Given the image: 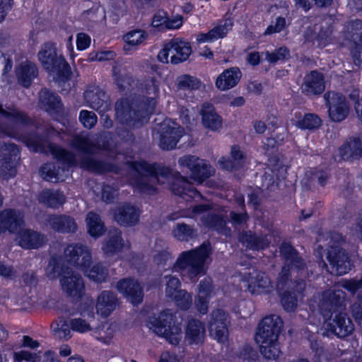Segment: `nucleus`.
<instances>
[{
	"mask_svg": "<svg viewBox=\"0 0 362 362\" xmlns=\"http://www.w3.org/2000/svg\"><path fill=\"white\" fill-rule=\"evenodd\" d=\"M133 173L131 182L142 193L153 194L156 192V184H164L173 177L170 183L172 192L177 196L185 197L187 192H193V189L187 178L179 173L173 175L168 167L157 164L151 165L144 161L133 163Z\"/></svg>",
	"mask_w": 362,
	"mask_h": 362,
	"instance_id": "1",
	"label": "nucleus"
},
{
	"mask_svg": "<svg viewBox=\"0 0 362 362\" xmlns=\"http://www.w3.org/2000/svg\"><path fill=\"white\" fill-rule=\"evenodd\" d=\"M159 81L155 77L145 82L146 93L151 97H142L139 101L131 104L127 100L117 101L115 104V116L122 124L135 126L139 123L146 122L149 115L154 111L159 93Z\"/></svg>",
	"mask_w": 362,
	"mask_h": 362,
	"instance_id": "2",
	"label": "nucleus"
},
{
	"mask_svg": "<svg viewBox=\"0 0 362 362\" xmlns=\"http://www.w3.org/2000/svg\"><path fill=\"white\" fill-rule=\"evenodd\" d=\"M32 122L30 118L14 105L3 108L0 104V134L22 140L35 151L42 152V136L37 134H25L22 128Z\"/></svg>",
	"mask_w": 362,
	"mask_h": 362,
	"instance_id": "3",
	"label": "nucleus"
},
{
	"mask_svg": "<svg viewBox=\"0 0 362 362\" xmlns=\"http://www.w3.org/2000/svg\"><path fill=\"white\" fill-rule=\"evenodd\" d=\"M211 252V244L204 242L199 247L182 252L173 265V270L182 272L188 267V276L195 282L197 277L206 273L204 264Z\"/></svg>",
	"mask_w": 362,
	"mask_h": 362,
	"instance_id": "4",
	"label": "nucleus"
},
{
	"mask_svg": "<svg viewBox=\"0 0 362 362\" xmlns=\"http://www.w3.org/2000/svg\"><path fill=\"white\" fill-rule=\"evenodd\" d=\"M174 318L170 310H165L158 317L149 316L146 325L157 335L165 337L171 344L177 345L182 339V327L180 324L175 323Z\"/></svg>",
	"mask_w": 362,
	"mask_h": 362,
	"instance_id": "5",
	"label": "nucleus"
},
{
	"mask_svg": "<svg viewBox=\"0 0 362 362\" xmlns=\"http://www.w3.org/2000/svg\"><path fill=\"white\" fill-rule=\"evenodd\" d=\"M37 56L42 66L47 71L55 74L58 80L64 81L70 76L71 67L62 55H57L55 44L44 43Z\"/></svg>",
	"mask_w": 362,
	"mask_h": 362,
	"instance_id": "6",
	"label": "nucleus"
},
{
	"mask_svg": "<svg viewBox=\"0 0 362 362\" xmlns=\"http://www.w3.org/2000/svg\"><path fill=\"white\" fill-rule=\"evenodd\" d=\"M345 298L346 293L341 289L323 292L319 303V310L325 320L345 310Z\"/></svg>",
	"mask_w": 362,
	"mask_h": 362,
	"instance_id": "7",
	"label": "nucleus"
},
{
	"mask_svg": "<svg viewBox=\"0 0 362 362\" xmlns=\"http://www.w3.org/2000/svg\"><path fill=\"white\" fill-rule=\"evenodd\" d=\"M283 327V320L279 315L272 314L264 317L258 325L255 334L256 342L271 343L279 341Z\"/></svg>",
	"mask_w": 362,
	"mask_h": 362,
	"instance_id": "8",
	"label": "nucleus"
},
{
	"mask_svg": "<svg viewBox=\"0 0 362 362\" xmlns=\"http://www.w3.org/2000/svg\"><path fill=\"white\" fill-rule=\"evenodd\" d=\"M59 281L62 290L74 301L79 300L84 294L85 286L81 275L72 269L66 267L62 270Z\"/></svg>",
	"mask_w": 362,
	"mask_h": 362,
	"instance_id": "9",
	"label": "nucleus"
},
{
	"mask_svg": "<svg viewBox=\"0 0 362 362\" xmlns=\"http://www.w3.org/2000/svg\"><path fill=\"white\" fill-rule=\"evenodd\" d=\"M279 253L284 263L283 266H288V269L296 271L299 276L308 278L310 272L305 259L289 243L284 242L279 246Z\"/></svg>",
	"mask_w": 362,
	"mask_h": 362,
	"instance_id": "10",
	"label": "nucleus"
},
{
	"mask_svg": "<svg viewBox=\"0 0 362 362\" xmlns=\"http://www.w3.org/2000/svg\"><path fill=\"white\" fill-rule=\"evenodd\" d=\"M19 159V149L14 144H0V177L9 179L16 175V165Z\"/></svg>",
	"mask_w": 362,
	"mask_h": 362,
	"instance_id": "11",
	"label": "nucleus"
},
{
	"mask_svg": "<svg viewBox=\"0 0 362 362\" xmlns=\"http://www.w3.org/2000/svg\"><path fill=\"white\" fill-rule=\"evenodd\" d=\"M66 261L71 265L83 271L87 269L92 262V256L90 248L81 243H72L69 245L64 251Z\"/></svg>",
	"mask_w": 362,
	"mask_h": 362,
	"instance_id": "12",
	"label": "nucleus"
},
{
	"mask_svg": "<svg viewBox=\"0 0 362 362\" xmlns=\"http://www.w3.org/2000/svg\"><path fill=\"white\" fill-rule=\"evenodd\" d=\"M324 99L329 108V117L333 122H339L348 117L350 107L346 98L341 93L328 91L325 93Z\"/></svg>",
	"mask_w": 362,
	"mask_h": 362,
	"instance_id": "13",
	"label": "nucleus"
},
{
	"mask_svg": "<svg viewBox=\"0 0 362 362\" xmlns=\"http://www.w3.org/2000/svg\"><path fill=\"white\" fill-rule=\"evenodd\" d=\"M111 141V136H105L102 144H100L94 143L87 136L76 135L72 139L71 144L73 148L84 153L98 154L100 151L112 152L115 146Z\"/></svg>",
	"mask_w": 362,
	"mask_h": 362,
	"instance_id": "14",
	"label": "nucleus"
},
{
	"mask_svg": "<svg viewBox=\"0 0 362 362\" xmlns=\"http://www.w3.org/2000/svg\"><path fill=\"white\" fill-rule=\"evenodd\" d=\"M325 330L339 338L349 336L354 330V325L344 311L325 320Z\"/></svg>",
	"mask_w": 362,
	"mask_h": 362,
	"instance_id": "15",
	"label": "nucleus"
},
{
	"mask_svg": "<svg viewBox=\"0 0 362 362\" xmlns=\"http://www.w3.org/2000/svg\"><path fill=\"white\" fill-rule=\"evenodd\" d=\"M177 163L180 166L187 168L194 180L202 181L211 175V167L204 160L196 156L185 155L180 157Z\"/></svg>",
	"mask_w": 362,
	"mask_h": 362,
	"instance_id": "16",
	"label": "nucleus"
},
{
	"mask_svg": "<svg viewBox=\"0 0 362 362\" xmlns=\"http://www.w3.org/2000/svg\"><path fill=\"white\" fill-rule=\"evenodd\" d=\"M341 33L345 40L354 44L351 51L354 63L362 64V24H346Z\"/></svg>",
	"mask_w": 362,
	"mask_h": 362,
	"instance_id": "17",
	"label": "nucleus"
},
{
	"mask_svg": "<svg viewBox=\"0 0 362 362\" xmlns=\"http://www.w3.org/2000/svg\"><path fill=\"white\" fill-rule=\"evenodd\" d=\"M228 315L222 309L214 310L209 322L210 335L218 341L223 342L227 339Z\"/></svg>",
	"mask_w": 362,
	"mask_h": 362,
	"instance_id": "18",
	"label": "nucleus"
},
{
	"mask_svg": "<svg viewBox=\"0 0 362 362\" xmlns=\"http://www.w3.org/2000/svg\"><path fill=\"white\" fill-rule=\"evenodd\" d=\"M327 258L332 266V272L337 275H344L351 269V260L345 250L334 246L327 252Z\"/></svg>",
	"mask_w": 362,
	"mask_h": 362,
	"instance_id": "19",
	"label": "nucleus"
},
{
	"mask_svg": "<svg viewBox=\"0 0 362 362\" xmlns=\"http://www.w3.org/2000/svg\"><path fill=\"white\" fill-rule=\"evenodd\" d=\"M159 146L163 150H171L176 147L177 143L183 136L184 129L175 124L171 126L166 122L160 124Z\"/></svg>",
	"mask_w": 362,
	"mask_h": 362,
	"instance_id": "20",
	"label": "nucleus"
},
{
	"mask_svg": "<svg viewBox=\"0 0 362 362\" xmlns=\"http://www.w3.org/2000/svg\"><path fill=\"white\" fill-rule=\"evenodd\" d=\"M325 88L324 76L317 71H311L306 74L300 88L301 93L308 97L320 95Z\"/></svg>",
	"mask_w": 362,
	"mask_h": 362,
	"instance_id": "21",
	"label": "nucleus"
},
{
	"mask_svg": "<svg viewBox=\"0 0 362 362\" xmlns=\"http://www.w3.org/2000/svg\"><path fill=\"white\" fill-rule=\"evenodd\" d=\"M116 288L132 304H139L143 300V288L141 284L134 279H122L117 282Z\"/></svg>",
	"mask_w": 362,
	"mask_h": 362,
	"instance_id": "22",
	"label": "nucleus"
},
{
	"mask_svg": "<svg viewBox=\"0 0 362 362\" xmlns=\"http://www.w3.org/2000/svg\"><path fill=\"white\" fill-rule=\"evenodd\" d=\"M84 99L89 107L99 113H104L110 107V103L105 92L98 86H93L84 93Z\"/></svg>",
	"mask_w": 362,
	"mask_h": 362,
	"instance_id": "23",
	"label": "nucleus"
},
{
	"mask_svg": "<svg viewBox=\"0 0 362 362\" xmlns=\"http://www.w3.org/2000/svg\"><path fill=\"white\" fill-rule=\"evenodd\" d=\"M39 106L50 115H59L64 110L61 98L52 90L44 88L39 92Z\"/></svg>",
	"mask_w": 362,
	"mask_h": 362,
	"instance_id": "24",
	"label": "nucleus"
},
{
	"mask_svg": "<svg viewBox=\"0 0 362 362\" xmlns=\"http://www.w3.org/2000/svg\"><path fill=\"white\" fill-rule=\"evenodd\" d=\"M305 279L300 276L299 279H296L292 281L291 269H288V266H283L277 278V290L280 292L291 289L301 293L306 286Z\"/></svg>",
	"mask_w": 362,
	"mask_h": 362,
	"instance_id": "25",
	"label": "nucleus"
},
{
	"mask_svg": "<svg viewBox=\"0 0 362 362\" xmlns=\"http://www.w3.org/2000/svg\"><path fill=\"white\" fill-rule=\"evenodd\" d=\"M45 221L53 230L59 233H74L78 230L75 219L65 214L48 215Z\"/></svg>",
	"mask_w": 362,
	"mask_h": 362,
	"instance_id": "26",
	"label": "nucleus"
},
{
	"mask_svg": "<svg viewBox=\"0 0 362 362\" xmlns=\"http://www.w3.org/2000/svg\"><path fill=\"white\" fill-rule=\"evenodd\" d=\"M93 154L86 153L80 158V167L96 174H103L107 172L117 173L119 168L117 165L91 157Z\"/></svg>",
	"mask_w": 362,
	"mask_h": 362,
	"instance_id": "27",
	"label": "nucleus"
},
{
	"mask_svg": "<svg viewBox=\"0 0 362 362\" xmlns=\"http://www.w3.org/2000/svg\"><path fill=\"white\" fill-rule=\"evenodd\" d=\"M93 154L86 153L80 158V167L96 174H103L107 172L117 173L119 168L117 165L91 157Z\"/></svg>",
	"mask_w": 362,
	"mask_h": 362,
	"instance_id": "28",
	"label": "nucleus"
},
{
	"mask_svg": "<svg viewBox=\"0 0 362 362\" xmlns=\"http://www.w3.org/2000/svg\"><path fill=\"white\" fill-rule=\"evenodd\" d=\"M23 215L16 209H5L0 212V233H15L23 224Z\"/></svg>",
	"mask_w": 362,
	"mask_h": 362,
	"instance_id": "29",
	"label": "nucleus"
},
{
	"mask_svg": "<svg viewBox=\"0 0 362 362\" xmlns=\"http://www.w3.org/2000/svg\"><path fill=\"white\" fill-rule=\"evenodd\" d=\"M244 278L247 283V289L252 294L264 293L270 286L269 276L264 272L255 269L245 272Z\"/></svg>",
	"mask_w": 362,
	"mask_h": 362,
	"instance_id": "30",
	"label": "nucleus"
},
{
	"mask_svg": "<svg viewBox=\"0 0 362 362\" xmlns=\"http://www.w3.org/2000/svg\"><path fill=\"white\" fill-rule=\"evenodd\" d=\"M119 298L112 291H103L97 298L96 313L103 317H108L119 305Z\"/></svg>",
	"mask_w": 362,
	"mask_h": 362,
	"instance_id": "31",
	"label": "nucleus"
},
{
	"mask_svg": "<svg viewBox=\"0 0 362 362\" xmlns=\"http://www.w3.org/2000/svg\"><path fill=\"white\" fill-rule=\"evenodd\" d=\"M16 241L24 249H37L45 244L46 237L33 230L23 229L17 234Z\"/></svg>",
	"mask_w": 362,
	"mask_h": 362,
	"instance_id": "32",
	"label": "nucleus"
},
{
	"mask_svg": "<svg viewBox=\"0 0 362 362\" xmlns=\"http://www.w3.org/2000/svg\"><path fill=\"white\" fill-rule=\"evenodd\" d=\"M245 163V153L237 145L231 147L230 156L228 158L222 157L218 160L221 168L228 171L238 170L244 167Z\"/></svg>",
	"mask_w": 362,
	"mask_h": 362,
	"instance_id": "33",
	"label": "nucleus"
},
{
	"mask_svg": "<svg viewBox=\"0 0 362 362\" xmlns=\"http://www.w3.org/2000/svg\"><path fill=\"white\" fill-rule=\"evenodd\" d=\"M139 215L138 209L129 204H124L115 211L114 218L121 226H132L138 223Z\"/></svg>",
	"mask_w": 362,
	"mask_h": 362,
	"instance_id": "34",
	"label": "nucleus"
},
{
	"mask_svg": "<svg viewBox=\"0 0 362 362\" xmlns=\"http://www.w3.org/2000/svg\"><path fill=\"white\" fill-rule=\"evenodd\" d=\"M242 77V72L238 67L234 66L225 69L217 77L216 87L222 91L235 87Z\"/></svg>",
	"mask_w": 362,
	"mask_h": 362,
	"instance_id": "35",
	"label": "nucleus"
},
{
	"mask_svg": "<svg viewBox=\"0 0 362 362\" xmlns=\"http://www.w3.org/2000/svg\"><path fill=\"white\" fill-rule=\"evenodd\" d=\"M171 48L170 63L179 64L188 59L192 54V47L189 42L178 38L170 41Z\"/></svg>",
	"mask_w": 362,
	"mask_h": 362,
	"instance_id": "36",
	"label": "nucleus"
},
{
	"mask_svg": "<svg viewBox=\"0 0 362 362\" xmlns=\"http://www.w3.org/2000/svg\"><path fill=\"white\" fill-rule=\"evenodd\" d=\"M240 241L247 248L253 250H263L270 244L267 235L252 233L251 230L242 233L240 235Z\"/></svg>",
	"mask_w": 362,
	"mask_h": 362,
	"instance_id": "37",
	"label": "nucleus"
},
{
	"mask_svg": "<svg viewBox=\"0 0 362 362\" xmlns=\"http://www.w3.org/2000/svg\"><path fill=\"white\" fill-rule=\"evenodd\" d=\"M206 329L203 322L197 319L189 320L185 329V339L190 344H201L204 342Z\"/></svg>",
	"mask_w": 362,
	"mask_h": 362,
	"instance_id": "38",
	"label": "nucleus"
},
{
	"mask_svg": "<svg viewBox=\"0 0 362 362\" xmlns=\"http://www.w3.org/2000/svg\"><path fill=\"white\" fill-rule=\"evenodd\" d=\"M124 247L122 232L118 228H112L108 231L102 250L105 255L112 256L120 252Z\"/></svg>",
	"mask_w": 362,
	"mask_h": 362,
	"instance_id": "39",
	"label": "nucleus"
},
{
	"mask_svg": "<svg viewBox=\"0 0 362 362\" xmlns=\"http://www.w3.org/2000/svg\"><path fill=\"white\" fill-rule=\"evenodd\" d=\"M16 73L18 83L23 87L28 88L38 76V69L35 64L26 61L16 68Z\"/></svg>",
	"mask_w": 362,
	"mask_h": 362,
	"instance_id": "40",
	"label": "nucleus"
},
{
	"mask_svg": "<svg viewBox=\"0 0 362 362\" xmlns=\"http://www.w3.org/2000/svg\"><path fill=\"white\" fill-rule=\"evenodd\" d=\"M343 160L358 159L362 157V134L346 141L339 149Z\"/></svg>",
	"mask_w": 362,
	"mask_h": 362,
	"instance_id": "41",
	"label": "nucleus"
},
{
	"mask_svg": "<svg viewBox=\"0 0 362 362\" xmlns=\"http://www.w3.org/2000/svg\"><path fill=\"white\" fill-rule=\"evenodd\" d=\"M203 125L212 131H217L222 127V118L209 103H204L200 111Z\"/></svg>",
	"mask_w": 362,
	"mask_h": 362,
	"instance_id": "42",
	"label": "nucleus"
},
{
	"mask_svg": "<svg viewBox=\"0 0 362 362\" xmlns=\"http://www.w3.org/2000/svg\"><path fill=\"white\" fill-rule=\"evenodd\" d=\"M204 224L221 235L230 236L231 230L227 226L226 220L223 215L209 213L202 217Z\"/></svg>",
	"mask_w": 362,
	"mask_h": 362,
	"instance_id": "43",
	"label": "nucleus"
},
{
	"mask_svg": "<svg viewBox=\"0 0 362 362\" xmlns=\"http://www.w3.org/2000/svg\"><path fill=\"white\" fill-rule=\"evenodd\" d=\"M38 201L47 207L57 209L65 202L66 197L59 190L47 189L40 193Z\"/></svg>",
	"mask_w": 362,
	"mask_h": 362,
	"instance_id": "44",
	"label": "nucleus"
},
{
	"mask_svg": "<svg viewBox=\"0 0 362 362\" xmlns=\"http://www.w3.org/2000/svg\"><path fill=\"white\" fill-rule=\"evenodd\" d=\"M172 233L177 240L186 242L195 238L198 235L197 229L194 226L185 223H176Z\"/></svg>",
	"mask_w": 362,
	"mask_h": 362,
	"instance_id": "45",
	"label": "nucleus"
},
{
	"mask_svg": "<svg viewBox=\"0 0 362 362\" xmlns=\"http://www.w3.org/2000/svg\"><path fill=\"white\" fill-rule=\"evenodd\" d=\"M86 221L88 233L92 237L98 238L104 234L105 231V226L98 214L93 211L89 212L87 214Z\"/></svg>",
	"mask_w": 362,
	"mask_h": 362,
	"instance_id": "46",
	"label": "nucleus"
},
{
	"mask_svg": "<svg viewBox=\"0 0 362 362\" xmlns=\"http://www.w3.org/2000/svg\"><path fill=\"white\" fill-rule=\"evenodd\" d=\"M64 168H61L58 163H46L41 167L42 177L47 181L57 182L62 177Z\"/></svg>",
	"mask_w": 362,
	"mask_h": 362,
	"instance_id": "47",
	"label": "nucleus"
},
{
	"mask_svg": "<svg viewBox=\"0 0 362 362\" xmlns=\"http://www.w3.org/2000/svg\"><path fill=\"white\" fill-rule=\"evenodd\" d=\"M177 88L179 90H198L202 82L197 78L189 74H184L178 76L176 80Z\"/></svg>",
	"mask_w": 362,
	"mask_h": 362,
	"instance_id": "48",
	"label": "nucleus"
},
{
	"mask_svg": "<svg viewBox=\"0 0 362 362\" xmlns=\"http://www.w3.org/2000/svg\"><path fill=\"white\" fill-rule=\"evenodd\" d=\"M260 345V352L264 358L269 360L276 359L281 353L279 341L269 343H258Z\"/></svg>",
	"mask_w": 362,
	"mask_h": 362,
	"instance_id": "49",
	"label": "nucleus"
},
{
	"mask_svg": "<svg viewBox=\"0 0 362 362\" xmlns=\"http://www.w3.org/2000/svg\"><path fill=\"white\" fill-rule=\"evenodd\" d=\"M87 276L97 283L105 281L108 276V271L102 264H95L89 271L85 272Z\"/></svg>",
	"mask_w": 362,
	"mask_h": 362,
	"instance_id": "50",
	"label": "nucleus"
},
{
	"mask_svg": "<svg viewBox=\"0 0 362 362\" xmlns=\"http://www.w3.org/2000/svg\"><path fill=\"white\" fill-rule=\"evenodd\" d=\"M265 59L271 64H275L279 61L285 60L290 57V51L286 47H281L272 52L267 51L263 53Z\"/></svg>",
	"mask_w": 362,
	"mask_h": 362,
	"instance_id": "51",
	"label": "nucleus"
},
{
	"mask_svg": "<svg viewBox=\"0 0 362 362\" xmlns=\"http://www.w3.org/2000/svg\"><path fill=\"white\" fill-rule=\"evenodd\" d=\"M296 291L291 289L286 291H280L281 293V303L284 308L287 312H292L297 308L298 300L296 296L294 294Z\"/></svg>",
	"mask_w": 362,
	"mask_h": 362,
	"instance_id": "52",
	"label": "nucleus"
},
{
	"mask_svg": "<svg viewBox=\"0 0 362 362\" xmlns=\"http://www.w3.org/2000/svg\"><path fill=\"white\" fill-rule=\"evenodd\" d=\"M321 125L320 118L315 114H307L302 119L296 122V127L300 129H313Z\"/></svg>",
	"mask_w": 362,
	"mask_h": 362,
	"instance_id": "53",
	"label": "nucleus"
},
{
	"mask_svg": "<svg viewBox=\"0 0 362 362\" xmlns=\"http://www.w3.org/2000/svg\"><path fill=\"white\" fill-rule=\"evenodd\" d=\"M342 287L352 295L356 294L358 300L362 301V277L360 279H350L343 282Z\"/></svg>",
	"mask_w": 362,
	"mask_h": 362,
	"instance_id": "54",
	"label": "nucleus"
},
{
	"mask_svg": "<svg viewBox=\"0 0 362 362\" xmlns=\"http://www.w3.org/2000/svg\"><path fill=\"white\" fill-rule=\"evenodd\" d=\"M181 310H187L192 305V296L185 290L177 291L172 298Z\"/></svg>",
	"mask_w": 362,
	"mask_h": 362,
	"instance_id": "55",
	"label": "nucleus"
},
{
	"mask_svg": "<svg viewBox=\"0 0 362 362\" xmlns=\"http://www.w3.org/2000/svg\"><path fill=\"white\" fill-rule=\"evenodd\" d=\"M165 278L168 279L165 287L166 296L173 298L177 291H180L178 288L180 286V281L178 278L170 275L165 276Z\"/></svg>",
	"mask_w": 362,
	"mask_h": 362,
	"instance_id": "56",
	"label": "nucleus"
},
{
	"mask_svg": "<svg viewBox=\"0 0 362 362\" xmlns=\"http://www.w3.org/2000/svg\"><path fill=\"white\" fill-rule=\"evenodd\" d=\"M127 46H136L141 43L146 38V33L141 30L130 31L125 35Z\"/></svg>",
	"mask_w": 362,
	"mask_h": 362,
	"instance_id": "57",
	"label": "nucleus"
},
{
	"mask_svg": "<svg viewBox=\"0 0 362 362\" xmlns=\"http://www.w3.org/2000/svg\"><path fill=\"white\" fill-rule=\"evenodd\" d=\"M70 328V324L69 325L64 321L60 326L58 324L57 327L53 329L54 335L58 339L68 340L71 337Z\"/></svg>",
	"mask_w": 362,
	"mask_h": 362,
	"instance_id": "58",
	"label": "nucleus"
},
{
	"mask_svg": "<svg viewBox=\"0 0 362 362\" xmlns=\"http://www.w3.org/2000/svg\"><path fill=\"white\" fill-rule=\"evenodd\" d=\"M240 357L247 362H255L258 358L257 351L248 344H245L240 351Z\"/></svg>",
	"mask_w": 362,
	"mask_h": 362,
	"instance_id": "59",
	"label": "nucleus"
},
{
	"mask_svg": "<svg viewBox=\"0 0 362 362\" xmlns=\"http://www.w3.org/2000/svg\"><path fill=\"white\" fill-rule=\"evenodd\" d=\"M229 216L231 223L235 226L246 224L250 219V216L246 211L240 213L231 211Z\"/></svg>",
	"mask_w": 362,
	"mask_h": 362,
	"instance_id": "60",
	"label": "nucleus"
},
{
	"mask_svg": "<svg viewBox=\"0 0 362 362\" xmlns=\"http://www.w3.org/2000/svg\"><path fill=\"white\" fill-rule=\"evenodd\" d=\"M79 119L83 124L84 127L88 129L92 128L97 122V117L95 114L88 110H82L80 112Z\"/></svg>",
	"mask_w": 362,
	"mask_h": 362,
	"instance_id": "61",
	"label": "nucleus"
},
{
	"mask_svg": "<svg viewBox=\"0 0 362 362\" xmlns=\"http://www.w3.org/2000/svg\"><path fill=\"white\" fill-rule=\"evenodd\" d=\"M232 25L233 24L218 25L209 31V35H211L212 40L223 38L226 36L228 31L231 29Z\"/></svg>",
	"mask_w": 362,
	"mask_h": 362,
	"instance_id": "62",
	"label": "nucleus"
},
{
	"mask_svg": "<svg viewBox=\"0 0 362 362\" xmlns=\"http://www.w3.org/2000/svg\"><path fill=\"white\" fill-rule=\"evenodd\" d=\"M332 35L331 27L328 25L325 28L322 27L316 37V40L319 47H325L330 40Z\"/></svg>",
	"mask_w": 362,
	"mask_h": 362,
	"instance_id": "63",
	"label": "nucleus"
},
{
	"mask_svg": "<svg viewBox=\"0 0 362 362\" xmlns=\"http://www.w3.org/2000/svg\"><path fill=\"white\" fill-rule=\"evenodd\" d=\"M66 267H64L65 268ZM64 267H60L59 264L55 259L49 261L47 267V274L50 279H55L57 276L62 277V270Z\"/></svg>",
	"mask_w": 362,
	"mask_h": 362,
	"instance_id": "64",
	"label": "nucleus"
}]
</instances>
